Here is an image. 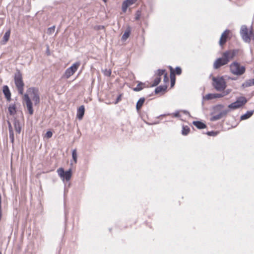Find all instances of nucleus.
<instances>
[{"mask_svg": "<svg viewBox=\"0 0 254 254\" xmlns=\"http://www.w3.org/2000/svg\"><path fill=\"white\" fill-rule=\"evenodd\" d=\"M0 254H1V253L0 252Z\"/></svg>", "mask_w": 254, "mask_h": 254, "instance_id": "864d4df0", "label": "nucleus"}, {"mask_svg": "<svg viewBox=\"0 0 254 254\" xmlns=\"http://www.w3.org/2000/svg\"><path fill=\"white\" fill-rule=\"evenodd\" d=\"M7 123H8V125L9 133H14L13 131L12 127V126H11L10 123L9 121H8Z\"/></svg>", "mask_w": 254, "mask_h": 254, "instance_id": "4c0bfd02", "label": "nucleus"}, {"mask_svg": "<svg viewBox=\"0 0 254 254\" xmlns=\"http://www.w3.org/2000/svg\"><path fill=\"white\" fill-rule=\"evenodd\" d=\"M229 33H230L229 30H226L222 34L220 41H219V44L221 46H222L226 42L227 39L228 38V35Z\"/></svg>", "mask_w": 254, "mask_h": 254, "instance_id": "ddd939ff", "label": "nucleus"}, {"mask_svg": "<svg viewBox=\"0 0 254 254\" xmlns=\"http://www.w3.org/2000/svg\"><path fill=\"white\" fill-rule=\"evenodd\" d=\"M254 111H248L246 114L241 116V120H247V119H249L253 115V114H254Z\"/></svg>", "mask_w": 254, "mask_h": 254, "instance_id": "4be33fe9", "label": "nucleus"}, {"mask_svg": "<svg viewBox=\"0 0 254 254\" xmlns=\"http://www.w3.org/2000/svg\"><path fill=\"white\" fill-rule=\"evenodd\" d=\"M125 1L126 2H127L128 5L130 6V5L134 3L137 1V0H126Z\"/></svg>", "mask_w": 254, "mask_h": 254, "instance_id": "ea45409f", "label": "nucleus"}, {"mask_svg": "<svg viewBox=\"0 0 254 254\" xmlns=\"http://www.w3.org/2000/svg\"><path fill=\"white\" fill-rule=\"evenodd\" d=\"M206 134L209 136H215L216 135H217V132L216 131H207L206 132Z\"/></svg>", "mask_w": 254, "mask_h": 254, "instance_id": "58836bf2", "label": "nucleus"}, {"mask_svg": "<svg viewBox=\"0 0 254 254\" xmlns=\"http://www.w3.org/2000/svg\"><path fill=\"white\" fill-rule=\"evenodd\" d=\"M9 138L11 143H13L14 137V133H9Z\"/></svg>", "mask_w": 254, "mask_h": 254, "instance_id": "37998d69", "label": "nucleus"}, {"mask_svg": "<svg viewBox=\"0 0 254 254\" xmlns=\"http://www.w3.org/2000/svg\"><path fill=\"white\" fill-rule=\"evenodd\" d=\"M230 70L233 74L241 76L245 72L246 67L237 62H234L230 65Z\"/></svg>", "mask_w": 254, "mask_h": 254, "instance_id": "7ed1b4c3", "label": "nucleus"}, {"mask_svg": "<svg viewBox=\"0 0 254 254\" xmlns=\"http://www.w3.org/2000/svg\"><path fill=\"white\" fill-rule=\"evenodd\" d=\"M213 87L217 91H223L227 87L226 82L223 76L214 77L212 78Z\"/></svg>", "mask_w": 254, "mask_h": 254, "instance_id": "f257e3e1", "label": "nucleus"}, {"mask_svg": "<svg viewBox=\"0 0 254 254\" xmlns=\"http://www.w3.org/2000/svg\"><path fill=\"white\" fill-rule=\"evenodd\" d=\"M2 217V208L0 206V221L1 220Z\"/></svg>", "mask_w": 254, "mask_h": 254, "instance_id": "49530a36", "label": "nucleus"}, {"mask_svg": "<svg viewBox=\"0 0 254 254\" xmlns=\"http://www.w3.org/2000/svg\"><path fill=\"white\" fill-rule=\"evenodd\" d=\"M240 34L243 40L247 43H250L251 39L248 33V29L246 25H242L240 30Z\"/></svg>", "mask_w": 254, "mask_h": 254, "instance_id": "6e6552de", "label": "nucleus"}, {"mask_svg": "<svg viewBox=\"0 0 254 254\" xmlns=\"http://www.w3.org/2000/svg\"><path fill=\"white\" fill-rule=\"evenodd\" d=\"M85 112V108L83 105H81L79 107V108L77 109V118L79 120L82 119Z\"/></svg>", "mask_w": 254, "mask_h": 254, "instance_id": "2eb2a0df", "label": "nucleus"}, {"mask_svg": "<svg viewBox=\"0 0 254 254\" xmlns=\"http://www.w3.org/2000/svg\"><path fill=\"white\" fill-rule=\"evenodd\" d=\"M23 100L25 102L26 106L28 111L29 114L31 115H33V110L32 107V103L29 95L27 94H25L24 95Z\"/></svg>", "mask_w": 254, "mask_h": 254, "instance_id": "1a4fd4ad", "label": "nucleus"}, {"mask_svg": "<svg viewBox=\"0 0 254 254\" xmlns=\"http://www.w3.org/2000/svg\"><path fill=\"white\" fill-rule=\"evenodd\" d=\"M141 11L139 10H137L135 14V19L138 20L140 19L141 16Z\"/></svg>", "mask_w": 254, "mask_h": 254, "instance_id": "f704fd0d", "label": "nucleus"}, {"mask_svg": "<svg viewBox=\"0 0 254 254\" xmlns=\"http://www.w3.org/2000/svg\"><path fill=\"white\" fill-rule=\"evenodd\" d=\"M53 135V133L51 131H47L45 136L47 137L48 138H51Z\"/></svg>", "mask_w": 254, "mask_h": 254, "instance_id": "a19ab883", "label": "nucleus"}, {"mask_svg": "<svg viewBox=\"0 0 254 254\" xmlns=\"http://www.w3.org/2000/svg\"><path fill=\"white\" fill-rule=\"evenodd\" d=\"M128 6H129V5H128V4L127 2H126V1H124V2L122 4V10L124 12H126L127 7H128Z\"/></svg>", "mask_w": 254, "mask_h": 254, "instance_id": "473e14b6", "label": "nucleus"}, {"mask_svg": "<svg viewBox=\"0 0 254 254\" xmlns=\"http://www.w3.org/2000/svg\"><path fill=\"white\" fill-rule=\"evenodd\" d=\"M161 77H156L154 81H153V83L152 85L151 86H157L160 82V81H161Z\"/></svg>", "mask_w": 254, "mask_h": 254, "instance_id": "7c9ffc66", "label": "nucleus"}, {"mask_svg": "<svg viewBox=\"0 0 254 254\" xmlns=\"http://www.w3.org/2000/svg\"><path fill=\"white\" fill-rule=\"evenodd\" d=\"M192 124L198 129H203L206 127V125L200 121H193Z\"/></svg>", "mask_w": 254, "mask_h": 254, "instance_id": "dca6fc26", "label": "nucleus"}, {"mask_svg": "<svg viewBox=\"0 0 254 254\" xmlns=\"http://www.w3.org/2000/svg\"><path fill=\"white\" fill-rule=\"evenodd\" d=\"M0 206H1V196L0 193Z\"/></svg>", "mask_w": 254, "mask_h": 254, "instance_id": "8fccbe9b", "label": "nucleus"}, {"mask_svg": "<svg viewBox=\"0 0 254 254\" xmlns=\"http://www.w3.org/2000/svg\"><path fill=\"white\" fill-rule=\"evenodd\" d=\"M55 26H52L51 27H49L48 29V34L49 35H51L53 33H54V31H55Z\"/></svg>", "mask_w": 254, "mask_h": 254, "instance_id": "72a5a7b5", "label": "nucleus"}, {"mask_svg": "<svg viewBox=\"0 0 254 254\" xmlns=\"http://www.w3.org/2000/svg\"><path fill=\"white\" fill-rule=\"evenodd\" d=\"M230 112V110L229 109H226L220 112L219 114L214 115L212 116L211 119V121H215L217 120H218L220 119L221 118L226 117L227 114Z\"/></svg>", "mask_w": 254, "mask_h": 254, "instance_id": "9b49d317", "label": "nucleus"}, {"mask_svg": "<svg viewBox=\"0 0 254 254\" xmlns=\"http://www.w3.org/2000/svg\"><path fill=\"white\" fill-rule=\"evenodd\" d=\"M28 92L34 102L35 106L38 105L40 102L39 90L37 88L31 87L28 90Z\"/></svg>", "mask_w": 254, "mask_h": 254, "instance_id": "20e7f679", "label": "nucleus"}, {"mask_svg": "<svg viewBox=\"0 0 254 254\" xmlns=\"http://www.w3.org/2000/svg\"><path fill=\"white\" fill-rule=\"evenodd\" d=\"M183 112L185 114L190 116V113L188 111L184 110Z\"/></svg>", "mask_w": 254, "mask_h": 254, "instance_id": "09e8293b", "label": "nucleus"}, {"mask_svg": "<svg viewBox=\"0 0 254 254\" xmlns=\"http://www.w3.org/2000/svg\"><path fill=\"white\" fill-rule=\"evenodd\" d=\"M14 83L19 94L22 95L24 91V84L22 80V75L19 69L16 70L14 74Z\"/></svg>", "mask_w": 254, "mask_h": 254, "instance_id": "f03ea898", "label": "nucleus"}, {"mask_svg": "<svg viewBox=\"0 0 254 254\" xmlns=\"http://www.w3.org/2000/svg\"><path fill=\"white\" fill-rule=\"evenodd\" d=\"M170 79H171V86L173 87L175 83V76L174 71L172 67L170 66Z\"/></svg>", "mask_w": 254, "mask_h": 254, "instance_id": "a211bd4d", "label": "nucleus"}, {"mask_svg": "<svg viewBox=\"0 0 254 254\" xmlns=\"http://www.w3.org/2000/svg\"><path fill=\"white\" fill-rule=\"evenodd\" d=\"M10 30L9 29L5 32V33H4L3 37L2 38V42L4 43H5L6 42L8 41V40L9 38V37H10Z\"/></svg>", "mask_w": 254, "mask_h": 254, "instance_id": "b1692460", "label": "nucleus"}, {"mask_svg": "<svg viewBox=\"0 0 254 254\" xmlns=\"http://www.w3.org/2000/svg\"><path fill=\"white\" fill-rule=\"evenodd\" d=\"M105 27L103 25H96L94 27V29L96 30H100L105 29Z\"/></svg>", "mask_w": 254, "mask_h": 254, "instance_id": "e433bc0d", "label": "nucleus"}, {"mask_svg": "<svg viewBox=\"0 0 254 254\" xmlns=\"http://www.w3.org/2000/svg\"><path fill=\"white\" fill-rule=\"evenodd\" d=\"M236 53V52L235 50H228L223 53L222 57L225 60H227V63H228L230 60L234 58Z\"/></svg>", "mask_w": 254, "mask_h": 254, "instance_id": "9d476101", "label": "nucleus"}, {"mask_svg": "<svg viewBox=\"0 0 254 254\" xmlns=\"http://www.w3.org/2000/svg\"><path fill=\"white\" fill-rule=\"evenodd\" d=\"M144 84V83H143L141 82H140L138 83L136 87L133 88V90L135 91H141L143 88V85Z\"/></svg>", "mask_w": 254, "mask_h": 254, "instance_id": "393cba45", "label": "nucleus"}, {"mask_svg": "<svg viewBox=\"0 0 254 254\" xmlns=\"http://www.w3.org/2000/svg\"><path fill=\"white\" fill-rule=\"evenodd\" d=\"M72 159L74 162L75 163H76L77 162V152L76 149H73L72 151Z\"/></svg>", "mask_w": 254, "mask_h": 254, "instance_id": "c756f323", "label": "nucleus"}, {"mask_svg": "<svg viewBox=\"0 0 254 254\" xmlns=\"http://www.w3.org/2000/svg\"><path fill=\"white\" fill-rule=\"evenodd\" d=\"M8 111L11 116L14 115L16 113V106L15 104H10L8 108Z\"/></svg>", "mask_w": 254, "mask_h": 254, "instance_id": "6ab92c4d", "label": "nucleus"}, {"mask_svg": "<svg viewBox=\"0 0 254 254\" xmlns=\"http://www.w3.org/2000/svg\"><path fill=\"white\" fill-rule=\"evenodd\" d=\"M180 114L179 112H176L174 113V116L175 117H180Z\"/></svg>", "mask_w": 254, "mask_h": 254, "instance_id": "de8ad7c7", "label": "nucleus"}, {"mask_svg": "<svg viewBox=\"0 0 254 254\" xmlns=\"http://www.w3.org/2000/svg\"><path fill=\"white\" fill-rule=\"evenodd\" d=\"M145 101V98L143 97L140 98L136 103V109L137 111H139L142 107L143 103Z\"/></svg>", "mask_w": 254, "mask_h": 254, "instance_id": "412c9836", "label": "nucleus"}, {"mask_svg": "<svg viewBox=\"0 0 254 254\" xmlns=\"http://www.w3.org/2000/svg\"><path fill=\"white\" fill-rule=\"evenodd\" d=\"M168 80H169V78H168V75H167V73H166L164 75V81L165 82H168Z\"/></svg>", "mask_w": 254, "mask_h": 254, "instance_id": "a18cd8bd", "label": "nucleus"}, {"mask_svg": "<svg viewBox=\"0 0 254 254\" xmlns=\"http://www.w3.org/2000/svg\"><path fill=\"white\" fill-rule=\"evenodd\" d=\"M2 91L7 100L9 101L11 100V93L7 85H4L3 87Z\"/></svg>", "mask_w": 254, "mask_h": 254, "instance_id": "4468645a", "label": "nucleus"}, {"mask_svg": "<svg viewBox=\"0 0 254 254\" xmlns=\"http://www.w3.org/2000/svg\"><path fill=\"white\" fill-rule=\"evenodd\" d=\"M13 125L14 128L17 133H20L21 132V127L19 121L18 120L15 119L14 120Z\"/></svg>", "mask_w": 254, "mask_h": 254, "instance_id": "f3484780", "label": "nucleus"}, {"mask_svg": "<svg viewBox=\"0 0 254 254\" xmlns=\"http://www.w3.org/2000/svg\"><path fill=\"white\" fill-rule=\"evenodd\" d=\"M131 32V29L129 27H128L125 31L124 34L122 37V40L123 41H126L129 36Z\"/></svg>", "mask_w": 254, "mask_h": 254, "instance_id": "aec40b11", "label": "nucleus"}, {"mask_svg": "<svg viewBox=\"0 0 254 254\" xmlns=\"http://www.w3.org/2000/svg\"><path fill=\"white\" fill-rule=\"evenodd\" d=\"M57 172L59 176L63 179L66 181H69L72 175L71 169H69L66 171H64L63 168H60L57 170Z\"/></svg>", "mask_w": 254, "mask_h": 254, "instance_id": "0eeeda50", "label": "nucleus"}, {"mask_svg": "<svg viewBox=\"0 0 254 254\" xmlns=\"http://www.w3.org/2000/svg\"><path fill=\"white\" fill-rule=\"evenodd\" d=\"M175 72L177 75H180L182 73V69L181 67L177 66L175 68Z\"/></svg>", "mask_w": 254, "mask_h": 254, "instance_id": "c9c22d12", "label": "nucleus"}, {"mask_svg": "<svg viewBox=\"0 0 254 254\" xmlns=\"http://www.w3.org/2000/svg\"><path fill=\"white\" fill-rule=\"evenodd\" d=\"M203 99H205L207 100H210L215 99L214 93H209L207 94L205 96H203Z\"/></svg>", "mask_w": 254, "mask_h": 254, "instance_id": "a878e982", "label": "nucleus"}, {"mask_svg": "<svg viewBox=\"0 0 254 254\" xmlns=\"http://www.w3.org/2000/svg\"><path fill=\"white\" fill-rule=\"evenodd\" d=\"M247 102V100L245 97H241L238 98L236 101L229 105L228 108L231 109H236L245 105Z\"/></svg>", "mask_w": 254, "mask_h": 254, "instance_id": "423d86ee", "label": "nucleus"}, {"mask_svg": "<svg viewBox=\"0 0 254 254\" xmlns=\"http://www.w3.org/2000/svg\"><path fill=\"white\" fill-rule=\"evenodd\" d=\"M104 2H106L107 0H103Z\"/></svg>", "mask_w": 254, "mask_h": 254, "instance_id": "603ef678", "label": "nucleus"}, {"mask_svg": "<svg viewBox=\"0 0 254 254\" xmlns=\"http://www.w3.org/2000/svg\"><path fill=\"white\" fill-rule=\"evenodd\" d=\"M243 85L245 86L246 87H249L252 85H254V78L247 81L245 83L243 84Z\"/></svg>", "mask_w": 254, "mask_h": 254, "instance_id": "bb28decb", "label": "nucleus"}, {"mask_svg": "<svg viewBox=\"0 0 254 254\" xmlns=\"http://www.w3.org/2000/svg\"><path fill=\"white\" fill-rule=\"evenodd\" d=\"M227 60H225L223 57L219 58L217 59L213 64V68L214 69H218L221 66L227 64Z\"/></svg>", "mask_w": 254, "mask_h": 254, "instance_id": "f8f14e48", "label": "nucleus"}, {"mask_svg": "<svg viewBox=\"0 0 254 254\" xmlns=\"http://www.w3.org/2000/svg\"><path fill=\"white\" fill-rule=\"evenodd\" d=\"M80 65V63L79 62H76L73 64L71 66L65 70L63 77L66 79L69 78L76 71Z\"/></svg>", "mask_w": 254, "mask_h": 254, "instance_id": "39448f33", "label": "nucleus"}, {"mask_svg": "<svg viewBox=\"0 0 254 254\" xmlns=\"http://www.w3.org/2000/svg\"><path fill=\"white\" fill-rule=\"evenodd\" d=\"M190 131V129L189 127H188V126H183V127L182 133L183 135H187L189 133Z\"/></svg>", "mask_w": 254, "mask_h": 254, "instance_id": "cd10ccee", "label": "nucleus"}, {"mask_svg": "<svg viewBox=\"0 0 254 254\" xmlns=\"http://www.w3.org/2000/svg\"><path fill=\"white\" fill-rule=\"evenodd\" d=\"M167 88V85H160V86L157 87L155 88L154 92H155V94H158L160 92L166 91Z\"/></svg>", "mask_w": 254, "mask_h": 254, "instance_id": "5701e85b", "label": "nucleus"}, {"mask_svg": "<svg viewBox=\"0 0 254 254\" xmlns=\"http://www.w3.org/2000/svg\"><path fill=\"white\" fill-rule=\"evenodd\" d=\"M224 106L223 105H218L215 107V110H220L223 108Z\"/></svg>", "mask_w": 254, "mask_h": 254, "instance_id": "c03bdc74", "label": "nucleus"}, {"mask_svg": "<svg viewBox=\"0 0 254 254\" xmlns=\"http://www.w3.org/2000/svg\"><path fill=\"white\" fill-rule=\"evenodd\" d=\"M229 93L228 92H223L222 93H214L215 98H219L221 97H223L224 96L227 95Z\"/></svg>", "mask_w": 254, "mask_h": 254, "instance_id": "c85d7f7f", "label": "nucleus"}, {"mask_svg": "<svg viewBox=\"0 0 254 254\" xmlns=\"http://www.w3.org/2000/svg\"><path fill=\"white\" fill-rule=\"evenodd\" d=\"M165 71V69H158L156 73L158 77H161L162 75H164Z\"/></svg>", "mask_w": 254, "mask_h": 254, "instance_id": "2f4dec72", "label": "nucleus"}, {"mask_svg": "<svg viewBox=\"0 0 254 254\" xmlns=\"http://www.w3.org/2000/svg\"><path fill=\"white\" fill-rule=\"evenodd\" d=\"M112 71L111 69H106L104 72V74L107 76H110L111 75Z\"/></svg>", "mask_w": 254, "mask_h": 254, "instance_id": "79ce46f5", "label": "nucleus"}, {"mask_svg": "<svg viewBox=\"0 0 254 254\" xmlns=\"http://www.w3.org/2000/svg\"><path fill=\"white\" fill-rule=\"evenodd\" d=\"M120 100V96L118 97L117 102H118Z\"/></svg>", "mask_w": 254, "mask_h": 254, "instance_id": "3c124183", "label": "nucleus"}]
</instances>
